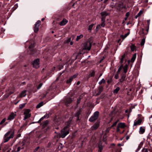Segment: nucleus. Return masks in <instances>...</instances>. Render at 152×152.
Instances as JSON below:
<instances>
[{
  "label": "nucleus",
  "instance_id": "1",
  "mask_svg": "<svg viewBox=\"0 0 152 152\" xmlns=\"http://www.w3.org/2000/svg\"><path fill=\"white\" fill-rule=\"evenodd\" d=\"M14 131L11 129L7 132L4 135L3 142H7L11 138H13L14 137Z\"/></svg>",
  "mask_w": 152,
  "mask_h": 152
},
{
  "label": "nucleus",
  "instance_id": "2",
  "mask_svg": "<svg viewBox=\"0 0 152 152\" xmlns=\"http://www.w3.org/2000/svg\"><path fill=\"white\" fill-rule=\"evenodd\" d=\"M69 124L65 126L63 129L61 130L60 136L62 138H64L69 133Z\"/></svg>",
  "mask_w": 152,
  "mask_h": 152
},
{
  "label": "nucleus",
  "instance_id": "3",
  "mask_svg": "<svg viewBox=\"0 0 152 152\" xmlns=\"http://www.w3.org/2000/svg\"><path fill=\"white\" fill-rule=\"evenodd\" d=\"M99 112L97 111L95 112L93 115L91 116L89 119V121L90 122H93L96 120L98 118L99 115Z\"/></svg>",
  "mask_w": 152,
  "mask_h": 152
},
{
  "label": "nucleus",
  "instance_id": "4",
  "mask_svg": "<svg viewBox=\"0 0 152 152\" xmlns=\"http://www.w3.org/2000/svg\"><path fill=\"white\" fill-rule=\"evenodd\" d=\"M91 47V43L90 42H87L85 43L83 49L87 50L89 51Z\"/></svg>",
  "mask_w": 152,
  "mask_h": 152
},
{
  "label": "nucleus",
  "instance_id": "5",
  "mask_svg": "<svg viewBox=\"0 0 152 152\" xmlns=\"http://www.w3.org/2000/svg\"><path fill=\"white\" fill-rule=\"evenodd\" d=\"M126 8L125 6L122 3H120L118 4L116 9L119 11L122 12H123L122 10L123 9H125Z\"/></svg>",
  "mask_w": 152,
  "mask_h": 152
},
{
  "label": "nucleus",
  "instance_id": "6",
  "mask_svg": "<svg viewBox=\"0 0 152 152\" xmlns=\"http://www.w3.org/2000/svg\"><path fill=\"white\" fill-rule=\"evenodd\" d=\"M39 59L35 60L32 64L33 67L35 68H37L39 67Z\"/></svg>",
  "mask_w": 152,
  "mask_h": 152
},
{
  "label": "nucleus",
  "instance_id": "7",
  "mask_svg": "<svg viewBox=\"0 0 152 152\" xmlns=\"http://www.w3.org/2000/svg\"><path fill=\"white\" fill-rule=\"evenodd\" d=\"M104 146V145L103 144L102 141H99L98 144L99 150L98 152H102Z\"/></svg>",
  "mask_w": 152,
  "mask_h": 152
},
{
  "label": "nucleus",
  "instance_id": "8",
  "mask_svg": "<svg viewBox=\"0 0 152 152\" xmlns=\"http://www.w3.org/2000/svg\"><path fill=\"white\" fill-rule=\"evenodd\" d=\"M102 16L101 20H104L105 19L106 16L109 15V14L106 11H103L101 13Z\"/></svg>",
  "mask_w": 152,
  "mask_h": 152
},
{
  "label": "nucleus",
  "instance_id": "9",
  "mask_svg": "<svg viewBox=\"0 0 152 152\" xmlns=\"http://www.w3.org/2000/svg\"><path fill=\"white\" fill-rule=\"evenodd\" d=\"M73 100L72 98H66L64 100L66 105H68V104H70Z\"/></svg>",
  "mask_w": 152,
  "mask_h": 152
},
{
  "label": "nucleus",
  "instance_id": "10",
  "mask_svg": "<svg viewBox=\"0 0 152 152\" xmlns=\"http://www.w3.org/2000/svg\"><path fill=\"white\" fill-rule=\"evenodd\" d=\"M101 21H102V23L100 24L97 25L96 27V29L97 30L101 28V27H103L105 26V23H104L105 20Z\"/></svg>",
  "mask_w": 152,
  "mask_h": 152
},
{
  "label": "nucleus",
  "instance_id": "11",
  "mask_svg": "<svg viewBox=\"0 0 152 152\" xmlns=\"http://www.w3.org/2000/svg\"><path fill=\"white\" fill-rule=\"evenodd\" d=\"M16 116V114L15 113H12L8 116L7 120L9 121H11L14 119Z\"/></svg>",
  "mask_w": 152,
  "mask_h": 152
},
{
  "label": "nucleus",
  "instance_id": "12",
  "mask_svg": "<svg viewBox=\"0 0 152 152\" xmlns=\"http://www.w3.org/2000/svg\"><path fill=\"white\" fill-rule=\"evenodd\" d=\"M77 75V74H75V75H74L72 76H71L69 78V79L67 80L66 82V83H70L72 81L73 79L74 78H75L76 77Z\"/></svg>",
  "mask_w": 152,
  "mask_h": 152
},
{
  "label": "nucleus",
  "instance_id": "13",
  "mask_svg": "<svg viewBox=\"0 0 152 152\" xmlns=\"http://www.w3.org/2000/svg\"><path fill=\"white\" fill-rule=\"evenodd\" d=\"M81 111L82 109L81 108H80L75 114V116L77 117V120H79V116L80 114Z\"/></svg>",
  "mask_w": 152,
  "mask_h": 152
},
{
  "label": "nucleus",
  "instance_id": "14",
  "mask_svg": "<svg viewBox=\"0 0 152 152\" xmlns=\"http://www.w3.org/2000/svg\"><path fill=\"white\" fill-rule=\"evenodd\" d=\"M142 120L141 119H139L137 120H135L134 122V126L140 125L142 123Z\"/></svg>",
  "mask_w": 152,
  "mask_h": 152
},
{
  "label": "nucleus",
  "instance_id": "15",
  "mask_svg": "<svg viewBox=\"0 0 152 152\" xmlns=\"http://www.w3.org/2000/svg\"><path fill=\"white\" fill-rule=\"evenodd\" d=\"M68 22V20L64 18L63 20L59 23V25L61 26L65 25Z\"/></svg>",
  "mask_w": 152,
  "mask_h": 152
},
{
  "label": "nucleus",
  "instance_id": "16",
  "mask_svg": "<svg viewBox=\"0 0 152 152\" xmlns=\"http://www.w3.org/2000/svg\"><path fill=\"white\" fill-rule=\"evenodd\" d=\"M103 89V88L102 86H99V87L98 90H97V91H98V93L96 94V95L98 96L101 93Z\"/></svg>",
  "mask_w": 152,
  "mask_h": 152
},
{
  "label": "nucleus",
  "instance_id": "17",
  "mask_svg": "<svg viewBox=\"0 0 152 152\" xmlns=\"http://www.w3.org/2000/svg\"><path fill=\"white\" fill-rule=\"evenodd\" d=\"M99 125V123H96L91 127V129L92 130H95L98 128Z\"/></svg>",
  "mask_w": 152,
  "mask_h": 152
},
{
  "label": "nucleus",
  "instance_id": "18",
  "mask_svg": "<svg viewBox=\"0 0 152 152\" xmlns=\"http://www.w3.org/2000/svg\"><path fill=\"white\" fill-rule=\"evenodd\" d=\"M145 128L144 126L140 127V128L139 132L140 134H143L145 132Z\"/></svg>",
  "mask_w": 152,
  "mask_h": 152
},
{
  "label": "nucleus",
  "instance_id": "19",
  "mask_svg": "<svg viewBox=\"0 0 152 152\" xmlns=\"http://www.w3.org/2000/svg\"><path fill=\"white\" fill-rule=\"evenodd\" d=\"M118 127L121 128H124L126 126L124 123H120L118 124Z\"/></svg>",
  "mask_w": 152,
  "mask_h": 152
},
{
  "label": "nucleus",
  "instance_id": "20",
  "mask_svg": "<svg viewBox=\"0 0 152 152\" xmlns=\"http://www.w3.org/2000/svg\"><path fill=\"white\" fill-rule=\"evenodd\" d=\"M26 93L25 91H23L20 95V97H22L25 96L26 95Z\"/></svg>",
  "mask_w": 152,
  "mask_h": 152
},
{
  "label": "nucleus",
  "instance_id": "21",
  "mask_svg": "<svg viewBox=\"0 0 152 152\" xmlns=\"http://www.w3.org/2000/svg\"><path fill=\"white\" fill-rule=\"evenodd\" d=\"M41 21L40 20H38L35 24V26L36 27L39 28V26L40 25Z\"/></svg>",
  "mask_w": 152,
  "mask_h": 152
},
{
  "label": "nucleus",
  "instance_id": "22",
  "mask_svg": "<svg viewBox=\"0 0 152 152\" xmlns=\"http://www.w3.org/2000/svg\"><path fill=\"white\" fill-rule=\"evenodd\" d=\"M126 76L124 74L120 79V82L122 83L123 82L124 80H125V78H126Z\"/></svg>",
  "mask_w": 152,
  "mask_h": 152
},
{
  "label": "nucleus",
  "instance_id": "23",
  "mask_svg": "<svg viewBox=\"0 0 152 152\" xmlns=\"http://www.w3.org/2000/svg\"><path fill=\"white\" fill-rule=\"evenodd\" d=\"M129 32H128L126 34H125L124 35H121V38L123 39V40L124 39L128 36L129 35Z\"/></svg>",
  "mask_w": 152,
  "mask_h": 152
},
{
  "label": "nucleus",
  "instance_id": "24",
  "mask_svg": "<svg viewBox=\"0 0 152 152\" xmlns=\"http://www.w3.org/2000/svg\"><path fill=\"white\" fill-rule=\"evenodd\" d=\"M24 143H23V144L22 145V146L21 147H20V146H19L18 147V148H17V151H16V152H19L20 149H23L24 148V147H23V146L24 145Z\"/></svg>",
  "mask_w": 152,
  "mask_h": 152
},
{
  "label": "nucleus",
  "instance_id": "25",
  "mask_svg": "<svg viewBox=\"0 0 152 152\" xmlns=\"http://www.w3.org/2000/svg\"><path fill=\"white\" fill-rule=\"evenodd\" d=\"M71 40V37H68L66 39L64 43L65 44H67L70 42Z\"/></svg>",
  "mask_w": 152,
  "mask_h": 152
},
{
  "label": "nucleus",
  "instance_id": "26",
  "mask_svg": "<svg viewBox=\"0 0 152 152\" xmlns=\"http://www.w3.org/2000/svg\"><path fill=\"white\" fill-rule=\"evenodd\" d=\"M136 54H134L133 56H132L131 59V61L132 62H133L134 60H135L136 58Z\"/></svg>",
  "mask_w": 152,
  "mask_h": 152
},
{
  "label": "nucleus",
  "instance_id": "27",
  "mask_svg": "<svg viewBox=\"0 0 152 152\" xmlns=\"http://www.w3.org/2000/svg\"><path fill=\"white\" fill-rule=\"evenodd\" d=\"M120 90V88L119 87H117L115 90H114L113 93L115 94H117L118 93V91Z\"/></svg>",
  "mask_w": 152,
  "mask_h": 152
},
{
  "label": "nucleus",
  "instance_id": "28",
  "mask_svg": "<svg viewBox=\"0 0 152 152\" xmlns=\"http://www.w3.org/2000/svg\"><path fill=\"white\" fill-rule=\"evenodd\" d=\"M130 48L131 51H133L135 49V47L134 45L132 44L131 46H130Z\"/></svg>",
  "mask_w": 152,
  "mask_h": 152
},
{
  "label": "nucleus",
  "instance_id": "29",
  "mask_svg": "<svg viewBox=\"0 0 152 152\" xmlns=\"http://www.w3.org/2000/svg\"><path fill=\"white\" fill-rule=\"evenodd\" d=\"M24 115L25 116L24 119V120H25L31 116V115L30 114H24Z\"/></svg>",
  "mask_w": 152,
  "mask_h": 152
},
{
  "label": "nucleus",
  "instance_id": "30",
  "mask_svg": "<svg viewBox=\"0 0 152 152\" xmlns=\"http://www.w3.org/2000/svg\"><path fill=\"white\" fill-rule=\"evenodd\" d=\"M125 54H124L122 56L121 58V59L120 62L121 64H122L124 60L125 57Z\"/></svg>",
  "mask_w": 152,
  "mask_h": 152
},
{
  "label": "nucleus",
  "instance_id": "31",
  "mask_svg": "<svg viewBox=\"0 0 152 152\" xmlns=\"http://www.w3.org/2000/svg\"><path fill=\"white\" fill-rule=\"evenodd\" d=\"M127 70V65L126 64L123 67L124 72L125 73H126Z\"/></svg>",
  "mask_w": 152,
  "mask_h": 152
},
{
  "label": "nucleus",
  "instance_id": "32",
  "mask_svg": "<svg viewBox=\"0 0 152 152\" xmlns=\"http://www.w3.org/2000/svg\"><path fill=\"white\" fill-rule=\"evenodd\" d=\"M43 105V102H41L39 103L38 105H37L36 106V108H39L41 107Z\"/></svg>",
  "mask_w": 152,
  "mask_h": 152
},
{
  "label": "nucleus",
  "instance_id": "33",
  "mask_svg": "<svg viewBox=\"0 0 152 152\" xmlns=\"http://www.w3.org/2000/svg\"><path fill=\"white\" fill-rule=\"evenodd\" d=\"M83 37V35H80L79 36H77V37L76 39V41H78L79 39H80L81 38H82Z\"/></svg>",
  "mask_w": 152,
  "mask_h": 152
},
{
  "label": "nucleus",
  "instance_id": "34",
  "mask_svg": "<svg viewBox=\"0 0 152 152\" xmlns=\"http://www.w3.org/2000/svg\"><path fill=\"white\" fill-rule=\"evenodd\" d=\"M142 12L141 10H140V11L136 15V16L135 17V18H137L138 17L140 16L142 14Z\"/></svg>",
  "mask_w": 152,
  "mask_h": 152
},
{
  "label": "nucleus",
  "instance_id": "35",
  "mask_svg": "<svg viewBox=\"0 0 152 152\" xmlns=\"http://www.w3.org/2000/svg\"><path fill=\"white\" fill-rule=\"evenodd\" d=\"M30 112V110L29 109H27L25 110L24 112V114H29V112Z\"/></svg>",
  "mask_w": 152,
  "mask_h": 152
},
{
  "label": "nucleus",
  "instance_id": "36",
  "mask_svg": "<svg viewBox=\"0 0 152 152\" xmlns=\"http://www.w3.org/2000/svg\"><path fill=\"white\" fill-rule=\"evenodd\" d=\"M94 25V24H92L89 26L88 27V30L90 31V32H91V30L92 29V28Z\"/></svg>",
  "mask_w": 152,
  "mask_h": 152
},
{
  "label": "nucleus",
  "instance_id": "37",
  "mask_svg": "<svg viewBox=\"0 0 152 152\" xmlns=\"http://www.w3.org/2000/svg\"><path fill=\"white\" fill-rule=\"evenodd\" d=\"M47 116V115H45L44 116L42 117L39 120V121H38V122H37L38 123H40L41 121H42L45 117H46V116Z\"/></svg>",
  "mask_w": 152,
  "mask_h": 152
},
{
  "label": "nucleus",
  "instance_id": "38",
  "mask_svg": "<svg viewBox=\"0 0 152 152\" xmlns=\"http://www.w3.org/2000/svg\"><path fill=\"white\" fill-rule=\"evenodd\" d=\"M25 104L26 103H23V104H20L19 106V108L20 109H22L24 107Z\"/></svg>",
  "mask_w": 152,
  "mask_h": 152
},
{
  "label": "nucleus",
  "instance_id": "39",
  "mask_svg": "<svg viewBox=\"0 0 152 152\" xmlns=\"http://www.w3.org/2000/svg\"><path fill=\"white\" fill-rule=\"evenodd\" d=\"M145 40L144 39H143L141 41L140 45L141 46L143 45L145 43Z\"/></svg>",
  "mask_w": 152,
  "mask_h": 152
},
{
  "label": "nucleus",
  "instance_id": "40",
  "mask_svg": "<svg viewBox=\"0 0 152 152\" xmlns=\"http://www.w3.org/2000/svg\"><path fill=\"white\" fill-rule=\"evenodd\" d=\"M95 74V72L94 71H92L90 73L89 75L90 77H93Z\"/></svg>",
  "mask_w": 152,
  "mask_h": 152
},
{
  "label": "nucleus",
  "instance_id": "41",
  "mask_svg": "<svg viewBox=\"0 0 152 152\" xmlns=\"http://www.w3.org/2000/svg\"><path fill=\"white\" fill-rule=\"evenodd\" d=\"M123 65H122L120 66V67L119 68V69H118V70L117 71V73H119L120 72L122 68H123Z\"/></svg>",
  "mask_w": 152,
  "mask_h": 152
},
{
  "label": "nucleus",
  "instance_id": "42",
  "mask_svg": "<svg viewBox=\"0 0 152 152\" xmlns=\"http://www.w3.org/2000/svg\"><path fill=\"white\" fill-rule=\"evenodd\" d=\"M39 30V28L34 26V31L35 33H37Z\"/></svg>",
  "mask_w": 152,
  "mask_h": 152
},
{
  "label": "nucleus",
  "instance_id": "43",
  "mask_svg": "<svg viewBox=\"0 0 152 152\" xmlns=\"http://www.w3.org/2000/svg\"><path fill=\"white\" fill-rule=\"evenodd\" d=\"M105 80L104 79H102V80L99 82V84L100 85L102 83H104L105 82Z\"/></svg>",
  "mask_w": 152,
  "mask_h": 152
},
{
  "label": "nucleus",
  "instance_id": "44",
  "mask_svg": "<svg viewBox=\"0 0 152 152\" xmlns=\"http://www.w3.org/2000/svg\"><path fill=\"white\" fill-rule=\"evenodd\" d=\"M142 152H148V149L147 148H144L142 150Z\"/></svg>",
  "mask_w": 152,
  "mask_h": 152
},
{
  "label": "nucleus",
  "instance_id": "45",
  "mask_svg": "<svg viewBox=\"0 0 152 152\" xmlns=\"http://www.w3.org/2000/svg\"><path fill=\"white\" fill-rule=\"evenodd\" d=\"M143 142H141L138 146V148H139L140 149L142 147V146L143 145Z\"/></svg>",
  "mask_w": 152,
  "mask_h": 152
},
{
  "label": "nucleus",
  "instance_id": "46",
  "mask_svg": "<svg viewBox=\"0 0 152 152\" xmlns=\"http://www.w3.org/2000/svg\"><path fill=\"white\" fill-rule=\"evenodd\" d=\"M6 121V118H4L0 122V125L2 124L3 123H4Z\"/></svg>",
  "mask_w": 152,
  "mask_h": 152
},
{
  "label": "nucleus",
  "instance_id": "47",
  "mask_svg": "<svg viewBox=\"0 0 152 152\" xmlns=\"http://www.w3.org/2000/svg\"><path fill=\"white\" fill-rule=\"evenodd\" d=\"M119 121V120H117L112 125V126H115L117 123Z\"/></svg>",
  "mask_w": 152,
  "mask_h": 152
},
{
  "label": "nucleus",
  "instance_id": "48",
  "mask_svg": "<svg viewBox=\"0 0 152 152\" xmlns=\"http://www.w3.org/2000/svg\"><path fill=\"white\" fill-rule=\"evenodd\" d=\"M106 134H104L103 137V141L105 142L106 140Z\"/></svg>",
  "mask_w": 152,
  "mask_h": 152
},
{
  "label": "nucleus",
  "instance_id": "49",
  "mask_svg": "<svg viewBox=\"0 0 152 152\" xmlns=\"http://www.w3.org/2000/svg\"><path fill=\"white\" fill-rule=\"evenodd\" d=\"M118 74H119V73H117V74H116L114 76V78H115L116 79H118V78H119Z\"/></svg>",
  "mask_w": 152,
  "mask_h": 152
},
{
  "label": "nucleus",
  "instance_id": "50",
  "mask_svg": "<svg viewBox=\"0 0 152 152\" xmlns=\"http://www.w3.org/2000/svg\"><path fill=\"white\" fill-rule=\"evenodd\" d=\"M42 86V83H40L38 86H37V88L38 89H39Z\"/></svg>",
  "mask_w": 152,
  "mask_h": 152
},
{
  "label": "nucleus",
  "instance_id": "51",
  "mask_svg": "<svg viewBox=\"0 0 152 152\" xmlns=\"http://www.w3.org/2000/svg\"><path fill=\"white\" fill-rule=\"evenodd\" d=\"M80 99H81V98H80V97H79L77 99V104H79L80 103Z\"/></svg>",
  "mask_w": 152,
  "mask_h": 152
},
{
  "label": "nucleus",
  "instance_id": "52",
  "mask_svg": "<svg viewBox=\"0 0 152 152\" xmlns=\"http://www.w3.org/2000/svg\"><path fill=\"white\" fill-rule=\"evenodd\" d=\"M147 24L148 25V27L149 26V24H150V20L149 19L148 20H147Z\"/></svg>",
  "mask_w": 152,
  "mask_h": 152
},
{
  "label": "nucleus",
  "instance_id": "53",
  "mask_svg": "<svg viewBox=\"0 0 152 152\" xmlns=\"http://www.w3.org/2000/svg\"><path fill=\"white\" fill-rule=\"evenodd\" d=\"M129 12H127L126 13V17H128L129 16Z\"/></svg>",
  "mask_w": 152,
  "mask_h": 152
},
{
  "label": "nucleus",
  "instance_id": "54",
  "mask_svg": "<svg viewBox=\"0 0 152 152\" xmlns=\"http://www.w3.org/2000/svg\"><path fill=\"white\" fill-rule=\"evenodd\" d=\"M39 147H37V148H36L34 150V152H36L39 149Z\"/></svg>",
  "mask_w": 152,
  "mask_h": 152
},
{
  "label": "nucleus",
  "instance_id": "55",
  "mask_svg": "<svg viewBox=\"0 0 152 152\" xmlns=\"http://www.w3.org/2000/svg\"><path fill=\"white\" fill-rule=\"evenodd\" d=\"M119 128L120 127H118V126L117 125V131L118 132H119L120 130Z\"/></svg>",
  "mask_w": 152,
  "mask_h": 152
},
{
  "label": "nucleus",
  "instance_id": "56",
  "mask_svg": "<svg viewBox=\"0 0 152 152\" xmlns=\"http://www.w3.org/2000/svg\"><path fill=\"white\" fill-rule=\"evenodd\" d=\"M48 121H46L45 122H44V125H46L47 124H48Z\"/></svg>",
  "mask_w": 152,
  "mask_h": 152
},
{
  "label": "nucleus",
  "instance_id": "57",
  "mask_svg": "<svg viewBox=\"0 0 152 152\" xmlns=\"http://www.w3.org/2000/svg\"><path fill=\"white\" fill-rule=\"evenodd\" d=\"M21 136V134H17V137L18 138L19 137Z\"/></svg>",
  "mask_w": 152,
  "mask_h": 152
},
{
  "label": "nucleus",
  "instance_id": "58",
  "mask_svg": "<svg viewBox=\"0 0 152 152\" xmlns=\"http://www.w3.org/2000/svg\"><path fill=\"white\" fill-rule=\"evenodd\" d=\"M129 138V137L128 136H127L126 137V139L127 140H128Z\"/></svg>",
  "mask_w": 152,
  "mask_h": 152
},
{
  "label": "nucleus",
  "instance_id": "59",
  "mask_svg": "<svg viewBox=\"0 0 152 152\" xmlns=\"http://www.w3.org/2000/svg\"><path fill=\"white\" fill-rule=\"evenodd\" d=\"M80 83V81H78L77 82V85H78Z\"/></svg>",
  "mask_w": 152,
  "mask_h": 152
},
{
  "label": "nucleus",
  "instance_id": "60",
  "mask_svg": "<svg viewBox=\"0 0 152 152\" xmlns=\"http://www.w3.org/2000/svg\"><path fill=\"white\" fill-rule=\"evenodd\" d=\"M73 44V42L72 41L70 42V45H72Z\"/></svg>",
  "mask_w": 152,
  "mask_h": 152
},
{
  "label": "nucleus",
  "instance_id": "61",
  "mask_svg": "<svg viewBox=\"0 0 152 152\" xmlns=\"http://www.w3.org/2000/svg\"><path fill=\"white\" fill-rule=\"evenodd\" d=\"M106 133H108L109 132V130H108V129H107L106 130Z\"/></svg>",
  "mask_w": 152,
  "mask_h": 152
},
{
  "label": "nucleus",
  "instance_id": "62",
  "mask_svg": "<svg viewBox=\"0 0 152 152\" xmlns=\"http://www.w3.org/2000/svg\"><path fill=\"white\" fill-rule=\"evenodd\" d=\"M115 145V144L114 143H113V144H111V146H114Z\"/></svg>",
  "mask_w": 152,
  "mask_h": 152
},
{
  "label": "nucleus",
  "instance_id": "63",
  "mask_svg": "<svg viewBox=\"0 0 152 152\" xmlns=\"http://www.w3.org/2000/svg\"><path fill=\"white\" fill-rule=\"evenodd\" d=\"M112 120H113V118H111L110 119V122H109L110 123V122H111L112 121Z\"/></svg>",
  "mask_w": 152,
  "mask_h": 152
},
{
  "label": "nucleus",
  "instance_id": "64",
  "mask_svg": "<svg viewBox=\"0 0 152 152\" xmlns=\"http://www.w3.org/2000/svg\"><path fill=\"white\" fill-rule=\"evenodd\" d=\"M108 0H104V3H105L107 2V1H108Z\"/></svg>",
  "mask_w": 152,
  "mask_h": 152
}]
</instances>
